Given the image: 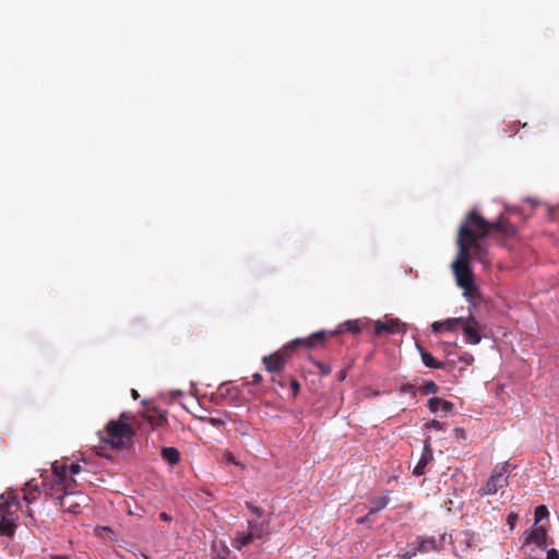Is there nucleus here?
<instances>
[{"mask_svg": "<svg viewBox=\"0 0 559 559\" xmlns=\"http://www.w3.org/2000/svg\"><path fill=\"white\" fill-rule=\"evenodd\" d=\"M325 338H326V333L324 331H319V332L311 334L308 337L293 340L288 344L284 345L275 354L278 355L281 358H283V362L286 365L287 360L290 358L295 348H297L299 346H304L307 348H314L320 345H323Z\"/></svg>", "mask_w": 559, "mask_h": 559, "instance_id": "obj_6", "label": "nucleus"}, {"mask_svg": "<svg viewBox=\"0 0 559 559\" xmlns=\"http://www.w3.org/2000/svg\"><path fill=\"white\" fill-rule=\"evenodd\" d=\"M519 520V514L515 512H511L507 518V523L510 526L511 530L514 528L516 522Z\"/></svg>", "mask_w": 559, "mask_h": 559, "instance_id": "obj_33", "label": "nucleus"}, {"mask_svg": "<svg viewBox=\"0 0 559 559\" xmlns=\"http://www.w3.org/2000/svg\"><path fill=\"white\" fill-rule=\"evenodd\" d=\"M461 361H464L467 365H471L474 361L473 355L465 353L463 356L460 357Z\"/></svg>", "mask_w": 559, "mask_h": 559, "instance_id": "obj_37", "label": "nucleus"}, {"mask_svg": "<svg viewBox=\"0 0 559 559\" xmlns=\"http://www.w3.org/2000/svg\"><path fill=\"white\" fill-rule=\"evenodd\" d=\"M547 528L543 525H534L525 537V544H535L538 548H546Z\"/></svg>", "mask_w": 559, "mask_h": 559, "instance_id": "obj_11", "label": "nucleus"}, {"mask_svg": "<svg viewBox=\"0 0 559 559\" xmlns=\"http://www.w3.org/2000/svg\"><path fill=\"white\" fill-rule=\"evenodd\" d=\"M509 468L510 464L508 462L497 465L479 493L481 496H491L499 489L507 487L509 484Z\"/></svg>", "mask_w": 559, "mask_h": 559, "instance_id": "obj_7", "label": "nucleus"}, {"mask_svg": "<svg viewBox=\"0 0 559 559\" xmlns=\"http://www.w3.org/2000/svg\"><path fill=\"white\" fill-rule=\"evenodd\" d=\"M51 468L57 484L60 481H67L68 466L64 463L55 462L52 463Z\"/></svg>", "mask_w": 559, "mask_h": 559, "instance_id": "obj_19", "label": "nucleus"}, {"mask_svg": "<svg viewBox=\"0 0 559 559\" xmlns=\"http://www.w3.org/2000/svg\"><path fill=\"white\" fill-rule=\"evenodd\" d=\"M218 393L222 397L230 396L231 399H236L238 395V391L226 383L219 385Z\"/></svg>", "mask_w": 559, "mask_h": 559, "instance_id": "obj_24", "label": "nucleus"}, {"mask_svg": "<svg viewBox=\"0 0 559 559\" xmlns=\"http://www.w3.org/2000/svg\"><path fill=\"white\" fill-rule=\"evenodd\" d=\"M416 548L419 552L438 550L437 540L433 537L423 538Z\"/></svg>", "mask_w": 559, "mask_h": 559, "instance_id": "obj_22", "label": "nucleus"}, {"mask_svg": "<svg viewBox=\"0 0 559 559\" xmlns=\"http://www.w3.org/2000/svg\"><path fill=\"white\" fill-rule=\"evenodd\" d=\"M390 502L389 496H381L371 500V507L369 510V514L378 513L383 510Z\"/></svg>", "mask_w": 559, "mask_h": 559, "instance_id": "obj_21", "label": "nucleus"}, {"mask_svg": "<svg viewBox=\"0 0 559 559\" xmlns=\"http://www.w3.org/2000/svg\"><path fill=\"white\" fill-rule=\"evenodd\" d=\"M131 396H132V399H133V400H136V399L139 397V393H138V391H136V390H134V389H132V390H131Z\"/></svg>", "mask_w": 559, "mask_h": 559, "instance_id": "obj_46", "label": "nucleus"}, {"mask_svg": "<svg viewBox=\"0 0 559 559\" xmlns=\"http://www.w3.org/2000/svg\"><path fill=\"white\" fill-rule=\"evenodd\" d=\"M16 524L14 519L10 514L1 516L0 520V536H7L12 538L15 534Z\"/></svg>", "mask_w": 559, "mask_h": 559, "instance_id": "obj_15", "label": "nucleus"}, {"mask_svg": "<svg viewBox=\"0 0 559 559\" xmlns=\"http://www.w3.org/2000/svg\"><path fill=\"white\" fill-rule=\"evenodd\" d=\"M370 515H371V514H369V513H368V514H367V515H365V516L358 518V519L356 520V522H357L358 524H366V523H368V521H369V516H370Z\"/></svg>", "mask_w": 559, "mask_h": 559, "instance_id": "obj_42", "label": "nucleus"}, {"mask_svg": "<svg viewBox=\"0 0 559 559\" xmlns=\"http://www.w3.org/2000/svg\"><path fill=\"white\" fill-rule=\"evenodd\" d=\"M50 559H70L67 555H52Z\"/></svg>", "mask_w": 559, "mask_h": 559, "instance_id": "obj_45", "label": "nucleus"}, {"mask_svg": "<svg viewBox=\"0 0 559 559\" xmlns=\"http://www.w3.org/2000/svg\"><path fill=\"white\" fill-rule=\"evenodd\" d=\"M286 381H288L289 384H290V389L293 391V395L294 396L297 395L299 390H300L299 382L296 379L289 377V378H282L281 380H278V384L283 388V386H285Z\"/></svg>", "mask_w": 559, "mask_h": 559, "instance_id": "obj_25", "label": "nucleus"}, {"mask_svg": "<svg viewBox=\"0 0 559 559\" xmlns=\"http://www.w3.org/2000/svg\"><path fill=\"white\" fill-rule=\"evenodd\" d=\"M549 512L546 506L540 504L535 508V525L540 522L542 520L546 519L548 516Z\"/></svg>", "mask_w": 559, "mask_h": 559, "instance_id": "obj_27", "label": "nucleus"}, {"mask_svg": "<svg viewBox=\"0 0 559 559\" xmlns=\"http://www.w3.org/2000/svg\"><path fill=\"white\" fill-rule=\"evenodd\" d=\"M262 361L265 366V369L272 373H280L283 370V368L285 367V364L283 362V358H281L276 354H272L270 356H264Z\"/></svg>", "mask_w": 559, "mask_h": 559, "instance_id": "obj_14", "label": "nucleus"}, {"mask_svg": "<svg viewBox=\"0 0 559 559\" xmlns=\"http://www.w3.org/2000/svg\"><path fill=\"white\" fill-rule=\"evenodd\" d=\"M336 377H337V380H338V381H344V380L346 379V377H347V371H346V369H341V370L337 372Z\"/></svg>", "mask_w": 559, "mask_h": 559, "instance_id": "obj_40", "label": "nucleus"}, {"mask_svg": "<svg viewBox=\"0 0 559 559\" xmlns=\"http://www.w3.org/2000/svg\"><path fill=\"white\" fill-rule=\"evenodd\" d=\"M159 519L163 520V521H170L171 520L170 515H168L166 512H162L159 514Z\"/></svg>", "mask_w": 559, "mask_h": 559, "instance_id": "obj_44", "label": "nucleus"}, {"mask_svg": "<svg viewBox=\"0 0 559 559\" xmlns=\"http://www.w3.org/2000/svg\"><path fill=\"white\" fill-rule=\"evenodd\" d=\"M246 507L258 518V520L264 514V510L262 508L257 507L251 502H246Z\"/></svg>", "mask_w": 559, "mask_h": 559, "instance_id": "obj_30", "label": "nucleus"}, {"mask_svg": "<svg viewBox=\"0 0 559 559\" xmlns=\"http://www.w3.org/2000/svg\"><path fill=\"white\" fill-rule=\"evenodd\" d=\"M405 324L402 323L399 319H389L384 322L377 321L374 323L373 334L376 336H380L383 334H397L404 331Z\"/></svg>", "mask_w": 559, "mask_h": 559, "instance_id": "obj_10", "label": "nucleus"}, {"mask_svg": "<svg viewBox=\"0 0 559 559\" xmlns=\"http://www.w3.org/2000/svg\"><path fill=\"white\" fill-rule=\"evenodd\" d=\"M59 485H62L64 492H68V490L72 489L75 485V479L73 477L67 476V481H60Z\"/></svg>", "mask_w": 559, "mask_h": 559, "instance_id": "obj_32", "label": "nucleus"}, {"mask_svg": "<svg viewBox=\"0 0 559 559\" xmlns=\"http://www.w3.org/2000/svg\"><path fill=\"white\" fill-rule=\"evenodd\" d=\"M547 559H559V552L557 549L551 548L547 551Z\"/></svg>", "mask_w": 559, "mask_h": 559, "instance_id": "obj_39", "label": "nucleus"}, {"mask_svg": "<svg viewBox=\"0 0 559 559\" xmlns=\"http://www.w3.org/2000/svg\"><path fill=\"white\" fill-rule=\"evenodd\" d=\"M237 433H240L241 436H248L249 435V425L245 421H239L238 426L235 428Z\"/></svg>", "mask_w": 559, "mask_h": 559, "instance_id": "obj_31", "label": "nucleus"}, {"mask_svg": "<svg viewBox=\"0 0 559 559\" xmlns=\"http://www.w3.org/2000/svg\"><path fill=\"white\" fill-rule=\"evenodd\" d=\"M224 457L225 460L228 462V463H231V464H235V465H239V463L236 461L234 454L231 452H226L224 454Z\"/></svg>", "mask_w": 559, "mask_h": 559, "instance_id": "obj_38", "label": "nucleus"}, {"mask_svg": "<svg viewBox=\"0 0 559 559\" xmlns=\"http://www.w3.org/2000/svg\"><path fill=\"white\" fill-rule=\"evenodd\" d=\"M485 236H480V231L474 228L469 222H467V216L464 222L461 224L456 245L459 250H462V246L466 247V261L471 262L473 258L478 260L481 263L487 262L488 248L481 242V239Z\"/></svg>", "mask_w": 559, "mask_h": 559, "instance_id": "obj_2", "label": "nucleus"}, {"mask_svg": "<svg viewBox=\"0 0 559 559\" xmlns=\"http://www.w3.org/2000/svg\"><path fill=\"white\" fill-rule=\"evenodd\" d=\"M429 427L436 430H443L444 424L439 420H431Z\"/></svg>", "mask_w": 559, "mask_h": 559, "instance_id": "obj_36", "label": "nucleus"}, {"mask_svg": "<svg viewBox=\"0 0 559 559\" xmlns=\"http://www.w3.org/2000/svg\"><path fill=\"white\" fill-rule=\"evenodd\" d=\"M454 431H455V436H456L457 438H463V439L465 438V431H464V429H463V428H455V430H454Z\"/></svg>", "mask_w": 559, "mask_h": 559, "instance_id": "obj_43", "label": "nucleus"}, {"mask_svg": "<svg viewBox=\"0 0 559 559\" xmlns=\"http://www.w3.org/2000/svg\"><path fill=\"white\" fill-rule=\"evenodd\" d=\"M311 361L319 369V372L321 374L328 376V374L331 373L332 368H331V366L329 364H324V362H321V361L316 360V359H311Z\"/></svg>", "mask_w": 559, "mask_h": 559, "instance_id": "obj_28", "label": "nucleus"}, {"mask_svg": "<svg viewBox=\"0 0 559 559\" xmlns=\"http://www.w3.org/2000/svg\"><path fill=\"white\" fill-rule=\"evenodd\" d=\"M466 250L463 245L462 250H459L455 260L452 262V270L457 286L463 289V295L473 299L476 297L478 289L475 286L474 274L469 267L471 262L466 261Z\"/></svg>", "mask_w": 559, "mask_h": 559, "instance_id": "obj_3", "label": "nucleus"}, {"mask_svg": "<svg viewBox=\"0 0 559 559\" xmlns=\"http://www.w3.org/2000/svg\"><path fill=\"white\" fill-rule=\"evenodd\" d=\"M461 323H463V317L449 318L443 321H435L431 324V329L435 333H441L443 331L455 332L461 329Z\"/></svg>", "mask_w": 559, "mask_h": 559, "instance_id": "obj_13", "label": "nucleus"}, {"mask_svg": "<svg viewBox=\"0 0 559 559\" xmlns=\"http://www.w3.org/2000/svg\"><path fill=\"white\" fill-rule=\"evenodd\" d=\"M68 472L71 475H76L81 472V465L79 463H72L70 466H68Z\"/></svg>", "mask_w": 559, "mask_h": 559, "instance_id": "obj_34", "label": "nucleus"}, {"mask_svg": "<svg viewBox=\"0 0 559 559\" xmlns=\"http://www.w3.org/2000/svg\"><path fill=\"white\" fill-rule=\"evenodd\" d=\"M433 460V452L429 440L425 441L424 450L417 465L413 469V474L421 476L425 474L426 466Z\"/></svg>", "mask_w": 559, "mask_h": 559, "instance_id": "obj_12", "label": "nucleus"}, {"mask_svg": "<svg viewBox=\"0 0 559 559\" xmlns=\"http://www.w3.org/2000/svg\"><path fill=\"white\" fill-rule=\"evenodd\" d=\"M453 403L450 401L442 400L440 397H431L428 400V407L431 413L443 411L449 413L453 408Z\"/></svg>", "mask_w": 559, "mask_h": 559, "instance_id": "obj_16", "label": "nucleus"}, {"mask_svg": "<svg viewBox=\"0 0 559 559\" xmlns=\"http://www.w3.org/2000/svg\"><path fill=\"white\" fill-rule=\"evenodd\" d=\"M162 457L170 465H176L180 461V452L174 447H164L160 451Z\"/></svg>", "mask_w": 559, "mask_h": 559, "instance_id": "obj_18", "label": "nucleus"}, {"mask_svg": "<svg viewBox=\"0 0 559 559\" xmlns=\"http://www.w3.org/2000/svg\"><path fill=\"white\" fill-rule=\"evenodd\" d=\"M478 544V536L472 531H461L456 533L453 539V547L456 551L462 554L475 548Z\"/></svg>", "mask_w": 559, "mask_h": 559, "instance_id": "obj_9", "label": "nucleus"}, {"mask_svg": "<svg viewBox=\"0 0 559 559\" xmlns=\"http://www.w3.org/2000/svg\"><path fill=\"white\" fill-rule=\"evenodd\" d=\"M69 496V492H64L62 496H59L55 499L56 506L60 507L64 511L76 513L78 509L80 508L79 503H71L67 502V497Z\"/></svg>", "mask_w": 559, "mask_h": 559, "instance_id": "obj_20", "label": "nucleus"}, {"mask_svg": "<svg viewBox=\"0 0 559 559\" xmlns=\"http://www.w3.org/2000/svg\"><path fill=\"white\" fill-rule=\"evenodd\" d=\"M218 559H225V558L221 557V558H218Z\"/></svg>", "mask_w": 559, "mask_h": 559, "instance_id": "obj_49", "label": "nucleus"}, {"mask_svg": "<svg viewBox=\"0 0 559 559\" xmlns=\"http://www.w3.org/2000/svg\"><path fill=\"white\" fill-rule=\"evenodd\" d=\"M418 552L417 548L414 547L412 550L405 551L401 557L402 559H412Z\"/></svg>", "mask_w": 559, "mask_h": 559, "instance_id": "obj_35", "label": "nucleus"}, {"mask_svg": "<svg viewBox=\"0 0 559 559\" xmlns=\"http://www.w3.org/2000/svg\"><path fill=\"white\" fill-rule=\"evenodd\" d=\"M417 348L420 353L424 365L431 369H444V364L437 360L430 353L426 352L421 346L417 344Z\"/></svg>", "mask_w": 559, "mask_h": 559, "instance_id": "obj_17", "label": "nucleus"}, {"mask_svg": "<svg viewBox=\"0 0 559 559\" xmlns=\"http://www.w3.org/2000/svg\"><path fill=\"white\" fill-rule=\"evenodd\" d=\"M131 415L123 412L116 420H109L99 432L100 443L115 450L128 448L135 436V430L129 424Z\"/></svg>", "mask_w": 559, "mask_h": 559, "instance_id": "obj_1", "label": "nucleus"}, {"mask_svg": "<svg viewBox=\"0 0 559 559\" xmlns=\"http://www.w3.org/2000/svg\"><path fill=\"white\" fill-rule=\"evenodd\" d=\"M341 330H342V331H344V330H345V331H347V332H352V333H354V334H357V333H359V332L361 331V328H360V325H359V322H358V321H352V320H349V321H346L345 323H343V324L341 325Z\"/></svg>", "mask_w": 559, "mask_h": 559, "instance_id": "obj_26", "label": "nucleus"}, {"mask_svg": "<svg viewBox=\"0 0 559 559\" xmlns=\"http://www.w3.org/2000/svg\"><path fill=\"white\" fill-rule=\"evenodd\" d=\"M269 521H259L258 519L247 521V531L237 532L231 540L234 548L241 550L243 547L252 544L255 539H262L269 535Z\"/></svg>", "mask_w": 559, "mask_h": 559, "instance_id": "obj_4", "label": "nucleus"}, {"mask_svg": "<svg viewBox=\"0 0 559 559\" xmlns=\"http://www.w3.org/2000/svg\"><path fill=\"white\" fill-rule=\"evenodd\" d=\"M481 329L483 325L473 316L472 309L468 308V316L463 317V323H461L465 341L471 345L479 344L481 341Z\"/></svg>", "mask_w": 559, "mask_h": 559, "instance_id": "obj_8", "label": "nucleus"}, {"mask_svg": "<svg viewBox=\"0 0 559 559\" xmlns=\"http://www.w3.org/2000/svg\"><path fill=\"white\" fill-rule=\"evenodd\" d=\"M400 391L403 394H412L415 395L418 391V388H416L414 384L411 383H404L400 386Z\"/></svg>", "mask_w": 559, "mask_h": 559, "instance_id": "obj_29", "label": "nucleus"}, {"mask_svg": "<svg viewBox=\"0 0 559 559\" xmlns=\"http://www.w3.org/2000/svg\"><path fill=\"white\" fill-rule=\"evenodd\" d=\"M262 381V376L260 373H253L252 374V382L254 384H259Z\"/></svg>", "mask_w": 559, "mask_h": 559, "instance_id": "obj_41", "label": "nucleus"}, {"mask_svg": "<svg viewBox=\"0 0 559 559\" xmlns=\"http://www.w3.org/2000/svg\"><path fill=\"white\" fill-rule=\"evenodd\" d=\"M467 222H469L475 229L480 231V236H487L492 230H497L507 236H513L516 234V227L513 224H511L508 219H498L495 223H489L476 211H471L467 214Z\"/></svg>", "mask_w": 559, "mask_h": 559, "instance_id": "obj_5", "label": "nucleus"}, {"mask_svg": "<svg viewBox=\"0 0 559 559\" xmlns=\"http://www.w3.org/2000/svg\"><path fill=\"white\" fill-rule=\"evenodd\" d=\"M24 499L27 501V502H32V497H28L27 495L24 496Z\"/></svg>", "mask_w": 559, "mask_h": 559, "instance_id": "obj_47", "label": "nucleus"}, {"mask_svg": "<svg viewBox=\"0 0 559 559\" xmlns=\"http://www.w3.org/2000/svg\"><path fill=\"white\" fill-rule=\"evenodd\" d=\"M418 391L424 395L436 394L439 392V385L435 381L429 380L419 386Z\"/></svg>", "mask_w": 559, "mask_h": 559, "instance_id": "obj_23", "label": "nucleus"}, {"mask_svg": "<svg viewBox=\"0 0 559 559\" xmlns=\"http://www.w3.org/2000/svg\"><path fill=\"white\" fill-rule=\"evenodd\" d=\"M337 331L331 332L330 335H335Z\"/></svg>", "mask_w": 559, "mask_h": 559, "instance_id": "obj_48", "label": "nucleus"}]
</instances>
